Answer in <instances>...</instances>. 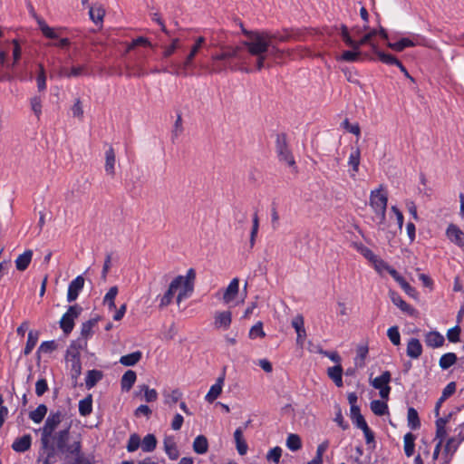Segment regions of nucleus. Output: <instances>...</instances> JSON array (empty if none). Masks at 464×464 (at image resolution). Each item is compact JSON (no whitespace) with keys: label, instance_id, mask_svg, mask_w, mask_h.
<instances>
[{"label":"nucleus","instance_id":"21","mask_svg":"<svg viewBox=\"0 0 464 464\" xmlns=\"http://www.w3.org/2000/svg\"><path fill=\"white\" fill-rule=\"evenodd\" d=\"M33 257V251L31 249L25 250L23 254L19 255L15 259V267L19 271H24L29 266Z\"/></svg>","mask_w":464,"mask_h":464},{"label":"nucleus","instance_id":"37","mask_svg":"<svg viewBox=\"0 0 464 464\" xmlns=\"http://www.w3.org/2000/svg\"><path fill=\"white\" fill-rule=\"evenodd\" d=\"M392 374L389 371H384L380 376L371 381V384L373 388L379 390L385 385H388L391 382Z\"/></svg>","mask_w":464,"mask_h":464},{"label":"nucleus","instance_id":"64","mask_svg":"<svg viewBox=\"0 0 464 464\" xmlns=\"http://www.w3.org/2000/svg\"><path fill=\"white\" fill-rule=\"evenodd\" d=\"M377 34V30L372 29L368 34H364L359 41H357L358 50L364 44L372 46V39Z\"/></svg>","mask_w":464,"mask_h":464},{"label":"nucleus","instance_id":"30","mask_svg":"<svg viewBox=\"0 0 464 464\" xmlns=\"http://www.w3.org/2000/svg\"><path fill=\"white\" fill-rule=\"evenodd\" d=\"M350 417L353 420V423L358 428L361 429L363 426L367 425V422L364 417L361 413V410L359 406H353L350 409Z\"/></svg>","mask_w":464,"mask_h":464},{"label":"nucleus","instance_id":"29","mask_svg":"<svg viewBox=\"0 0 464 464\" xmlns=\"http://www.w3.org/2000/svg\"><path fill=\"white\" fill-rule=\"evenodd\" d=\"M328 376L334 381L337 387H342L343 383V367L341 364H336L327 370Z\"/></svg>","mask_w":464,"mask_h":464},{"label":"nucleus","instance_id":"63","mask_svg":"<svg viewBox=\"0 0 464 464\" xmlns=\"http://www.w3.org/2000/svg\"><path fill=\"white\" fill-rule=\"evenodd\" d=\"M265 332L263 330V324L261 322L256 323L253 325L249 331V337L255 339L256 337H264Z\"/></svg>","mask_w":464,"mask_h":464},{"label":"nucleus","instance_id":"10","mask_svg":"<svg viewBox=\"0 0 464 464\" xmlns=\"http://www.w3.org/2000/svg\"><path fill=\"white\" fill-rule=\"evenodd\" d=\"M84 277L82 276H78L69 284L67 302L72 303L78 298L80 292L84 286Z\"/></svg>","mask_w":464,"mask_h":464},{"label":"nucleus","instance_id":"27","mask_svg":"<svg viewBox=\"0 0 464 464\" xmlns=\"http://www.w3.org/2000/svg\"><path fill=\"white\" fill-rule=\"evenodd\" d=\"M163 444L165 452L169 458L172 460L177 459L179 456V451L174 440L172 438H165Z\"/></svg>","mask_w":464,"mask_h":464},{"label":"nucleus","instance_id":"35","mask_svg":"<svg viewBox=\"0 0 464 464\" xmlns=\"http://www.w3.org/2000/svg\"><path fill=\"white\" fill-rule=\"evenodd\" d=\"M417 44L409 38H401L396 43H388L387 45L389 48L392 49L395 52H402L407 47L415 46Z\"/></svg>","mask_w":464,"mask_h":464},{"label":"nucleus","instance_id":"28","mask_svg":"<svg viewBox=\"0 0 464 464\" xmlns=\"http://www.w3.org/2000/svg\"><path fill=\"white\" fill-rule=\"evenodd\" d=\"M193 450L197 453V454H205L208 452V439L206 438V436L204 435H198L195 438L194 441H193Z\"/></svg>","mask_w":464,"mask_h":464},{"label":"nucleus","instance_id":"46","mask_svg":"<svg viewBox=\"0 0 464 464\" xmlns=\"http://www.w3.org/2000/svg\"><path fill=\"white\" fill-rule=\"evenodd\" d=\"M118 294V287L111 286L103 298V303L106 304L110 310L116 309L115 297Z\"/></svg>","mask_w":464,"mask_h":464},{"label":"nucleus","instance_id":"22","mask_svg":"<svg viewBox=\"0 0 464 464\" xmlns=\"http://www.w3.org/2000/svg\"><path fill=\"white\" fill-rule=\"evenodd\" d=\"M372 50L378 56L379 60L383 63L397 66L400 63V61L394 55L380 51L375 44H372Z\"/></svg>","mask_w":464,"mask_h":464},{"label":"nucleus","instance_id":"16","mask_svg":"<svg viewBox=\"0 0 464 464\" xmlns=\"http://www.w3.org/2000/svg\"><path fill=\"white\" fill-rule=\"evenodd\" d=\"M239 291V279L238 278H233L231 282L229 283L228 286L226 288L224 294H223V301L226 304H229L232 302L236 296L237 295Z\"/></svg>","mask_w":464,"mask_h":464},{"label":"nucleus","instance_id":"48","mask_svg":"<svg viewBox=\"0 0 464 464\" xmlns=\"http://www.w3.org/2000/svg\"><path fill=\"white\" fill-rule=\"evenodd\" d=\"M362 52L359 50L353 51H344L340 57L337 58L338 61H344L348 63H353L359 60Z\"/></svg>","mask_w":464,"mask_h":464},{"label":"nucleus","instance_id":"32","mask_svg":"<svg viewBox=\"0 0 464 464\" xmlns=\"http://www.w3.org/2000/svg\"><path fill=\"white\" fill-rule=\"evenodd\" d=\"M142 357V353L140 351H136L131 353L123 355L120 359V362L124 366H134L138 363Z\"/></svg>","mask_w":464,"mask_h":464},{"label":"nucleus","instance_id":"33","mask_svg":"<svg viewBox=\"0 0 464 464\" xmlns=\"http://www.w3.org/2000/svg\"><path fill=\"white\" fill-rule=\"evenodd\" d=\"M241 28H242V33L247 36L248 40H251L254 38V34H266L269 37V41H268V44H269V46L272 45V44H276V42L278 41V35L276 34H272L271 32H268V31H248L246 29H245L243 27V24H240Z\"/></svg>","mask_w":464,"mask_h":464},{"label":"nucleus","instance_id":"43","mask_svg":"<svg viewBox=\"0 0 464 464\" xmlns=\"http://www.w3.org/2000/svg\"><path fill=\"white\" fill-rule=\"evenodd\" d=\"M458 358L454 353H448L440 358L439 365L442 370H447L456 363Z\"/></svg>","mask_w":464,"mask_h":464},{"label":"nucleus","instance_id":"56","mask_svg":"<svg viewBox=\"0 0 464 464\" xmlns=\"http://www.w3.org/2000/svg\"><path fill=\"white\" fill-rule=\"evenodd\" d=\"M336 409L335 418L334 421L338 424L340 428H342L343 430H346L349 429V424L344 420V418L342 414V409L339 404H336L334 406Z\"/></svg>","mask_w":464,"mask_h":464},{"label":"nucleus","instance_id":"44","mask_svg":"<svg viewBox=\"0 0 464 464\" xmlns=\"http://www.w3.org/2000/svg\"><path fill=\"white\" fill-rule=\"evenodd\" d=\"M416 436L411 432H408L404 435V452L407 457H411L414 453Z\"/></svg>","mask_w":464,"mask_h":464},{"label":"nucleus","instance_id":"38","mask_svg":"<svg viewBox=\"0 0 464 464\" xmlns=\"http://www.w3.org/2000/svg\"><path fill=\"white\" fill-rule=\"evenodd\" d=\"M89 15L91 20L96 24L103 21L105 15V10L102 5H92L90 7Z\"/></svg>","mask_w":464,"mask_h":464},{"label":"nucleus","instance_id":"1","mask_svg":"<svg viewBox=\"0 0 464 464\" xmlns=\"http://www.w3.org/2000/svg\"><path fill=\"white\" fill-rule=\"evenodd\" d=\"M212 45L218 46L219 51L212 53L207 63L200 64V67L208 73H221L227 70H242L239 63L243 60L242 48L239 46L225 45L218 34L217 39L211 38Z\"/></svg>","mask_w":464,"mask_h":464},{"label":"nucleus","instance_id":"57","mask_svg":"<svg viewBox=\"0 0 464 464\" xmlns=\"http://www.w3.org/2000/svg\"><path fill=\"white\" fill-rule=\"evenodd\" d=\"M143 45V46H151L150 42L148 40V38L140 36L134 40L128 45L126 52H130L135 47Z\"/></svg>","mask_w":464,"mask_h":464},{"label":"nucleus","instance_id":"59","mask_svg":"<svg viewBox=\"0 0 464 464\" xmlns=\"http://www.w3.org/2000/svg\"><path fill=\"white\" fill-rule=\"evenodd\" d=\"M31 109L39 119L42 113V100L39 96H34L30 100Z\"/></svg>","mask_w":464,"mask_h":464},{"label":"nucleus","instance_id":"25","mask_svg":"<svg viewBox=\"0 0 464 464\" xmlns=\"http://www.w3.org/2000/svg\"><path fill=\"white\" fill-rule=\"evenodd\" d=\"M137 379V374L132 370H128L124 372L121 380V386L122 391L129 392L134 385Z\"/></svg>","mask_w":464,"mask_h":464},{"label":"nucleus","instance_id":"40","mask_svg":"<svg viewBox=\"0 0 464 464\" xmlns=\"http://www.w3.org/2000/svg\"><path fill=\"white\" fill-rule=\"evenodd\" d=\"M371 410L377 416H383L389 412L388 405L386 402L380 400H373L371 401Z\"/></svg>","mask_w":464,"mask_h":464},{"label":"nucleus","instance_id":"6","mask_svg":"<svg viewBox=\"0 0 464 464\" xmlns=\"http://www.w3.org/2000/svg\"><path fill=\"white\" fill-rule=\"evenodd\" d=\"M82 307L75 304L69 306L66 313L63 314L60 320V327L65 335L72 333L74 327V320L80 316Z\"/></svg>","mask_w":464,"mask_h":464},{"label":"nucleus","instance_id":"45","mask_svg":"<svg viewBox=\"0 0 464 464\" xmlns=\"http://www.w3.org/2000/svg\"><path fill=\"white\" fill-rule=\"evenodd\" d=\"M138 388L140 392L137 394L143 392L146 402H153L158 399V392L155 389H150L146 384L139 385Z\"/></svg>","mask_w":464,"mask_h":464},{"label":"nucleus","instance_id":"51","mask_svg":"<svg viewBox=\"0 0 464 464\" xmlns=\"http://www.w3.org/2000/svg\"><path fill=\"white\" fill-rule=\"evenodd\" d=\"M58 347L57 343L54 340L52 341H45L41 343L37 350V353H51L52 352L55 351Z\"/></svg>","mask_w":464,"mask_h":464},{"label":"nucleus","instance_id":"15","mask_svg":"<svg viewBox=\"0 0 464 464\" xmlns=\"http://www.w3.org/2000/svg\"><path fill=\"white\" fill-rule=\"evenodd\" d=\"M292 326L295 328L297 334L296 343L303 346L304 338L306 336L304 317L301 314L296 315L292 320Z\"/></svg>","mask_w":464,"mask_h":464},{"label":"nucleus","instance_id":"52","mask_svg":"<svg viewBox=\"0 0 464 464\" xmlns=\"http://www.w3.org/2000/svg\"><path fill=\"white\" fill-rule=\"evenodd\" d=\"M140 438L137 433H133L130 436L128 444H127V450L129 452H134L139 449V447H141L140 444Z\"/></svg>","mask_w":464,"mask_h":464},{"label":"nucleus","instance_id":"58","mask_svg":"<svg viewBox=\"0 0 464 464\" xmlns=\"http://www.w3.org/2000/svg\"><path fill=\"white\" fill-rule=\"evenodd\" d=\"M281 455H282V449L280 447L276 446L268 451V453L266 455V459L268 461H273L277 464V463H279Z\"/></svg>","mask_w":464,"mask_h":464},{"label":"nucleus","instance_id":"41","mask_svg":"<svg viewBox=\"0 0 464 464\" xmlns=\"http://www.w3.org/2000/svg\"><path fill=\"white\" fill-rule=\"evenodd\" d=\"M39 338V332L38 331H29L27 342L24 350V354L28 355L31 353L34 346L36 345Z\"/></svg>","mask_w":464,"mask_h":464},{"label":"nucleus","instance_id":"14","mask_svg":"<svg viewBox=\"0 0 464 464\" xmlns=\"http://www.w3.org/2000/svg\"><path fill=\"white\" fill-rule=\"evenodd\" d=\"M389 295L393 304L398 306L402 312L410 315H413L416 313V310L407 304L397 292L391 290Z\"/></svg>","mask_w":464,"mask_h":464},{"label":"nucleus","instance_id":"8","mask_svg":"<svg viewBox=\"0 0 464 464\" xmlns=\"http://www.w3.org/2000/svg\"><path fill=\"white\" fill-rule=\"evenodd\" d=\"M29 6V12L31 14V15L35 19L38 26H39V29L41 30L43 35L48 39H58L61 33L64 30V28L63 27H57V28H53V27H50L47 23L41 17L39 16L33 5L31 4L28 5Z\"/></svg>","mask_w":464,"mask_h":464},{"label":"nucleus","instance_id":"4","mask_svg":"<svg viewBox=\"0 0 464 464\" xmlns=\"http://www.w3.org/2000/svg\"><path fill=\"white\" fill-rule=\"evenodd\" d=\"M383 188L381 186L379 188L372 190L370 196V206L372 208L376 214V218L379 219L378 224H384L386 220V208L388 198L385 193L382 192Z\"/></svg>","mask_w":464,"mask_h":464},{"label":"nucleus","instance_id":"2","mask_svg":"<svg viewBox=\"0 0 464 464\" xmlns=\"http://www.w3.org/2000/svg\"><path fill=\"white\" fill-rule=\"evenodd\" d=\"M70 430L71 425H68L65 429L56 431L52 438L57 452L64 455L65 459L72 456L78 458L82 454V440L80 439L72 440Z\"/></svg>","mask_w":464,"mask_h":464},{"label":"nucleus","instance_id":"60","mask_svg":"<svg viewBox=\"0 0 464 464\" xmlns=\"http://www.w3.org/2000/svg\"><path fill=\"white\" fill-rule=\"evenodd\" d=\"M181 396L182 393L180 392V391L179 389H175L171 392L170 394L165 395L164 402L169 405L176 404L181 398Z\"/></svg>","mask_w":464,"mask_h":464},{"label":"nucleus","instance_id":"49","mask_svg":"<svg viewBox=\"0 0 464 464\" xmlns=\"http://www.w3.org/2000/svg\"><path fill=\"white\" fill-rule=\"evenodd\" d=\"M361 160V150L359 148L354 149L350 154L348 164L352 166L354 172H358Z\"/></svg>","mask_w":464,"mask_h":464},{"label":"nucleus","instance_id":"34","mask_svg":"<svg viewBox=\"0 0 464 464\" xmlns=\"http://www.w3.org/2000/svg\"><path fill=\"white\" fill-rule=\"evenodd\" d=\"M92 411V395L88 394L84 399L79 401V413L82 416H88Z\"/></svg>","mask_w":464,"mask_h":464},{"label":"nucleus","instance_id":"36","mask_svg":"<svg viewBox=\"0 0 464 464\" xmlns=\"http://www.w3.org/2000/svg\"><path fill=\"white\" fill-rule=\"evenodd\" d=\"M141 450L144 452H151L157 447V439L154 434L149 433L147 434L142 440H140Z\"/></svg>","mask_w":464,"mask_h":464},{"label":"nucleus","instance_id":"53","mask_svg":"<svg viewBox=\"0 0 464 464\" xmlns=\"http://www.w3.org/2000/svg\"><path fill=\"white\" fill-rule=\"evenodd\" d=\"M37 89L39 92H44L46 89V75L44 68L39 64V73L36 77Z\"/></svg>","mask_w":464,"mask_h":464},{"label":"nucleus","instance_id":"19","mask_svg":"<svg viewBox=\"0 0 464 464\" xmlns=\"http://www.w3.org/2000/svg\"><path fill=\"white\" fill-rule=\"evenodd\" d=\"M32 445V437L30 434H25L22 437L15 439L12 444V449L16 452H25Z\"/></svg>","mask_w":464,"mask_h":464},{"label":"nucleus","instance_id":"42","mask_svg":"<svg viewBox=\"0 0 464 464\" xmlns=\"http://www.w3.org/2000/svg\"><path fill=\"white\" fill-rule=\"evenodd\" d=\"M407 419H408V426L411 430H417L420 427V420L419 418V414H418V411L414 408L410 407L408 409Z\"/></svg>","mask_w":464,"mask_h":464},{"label":"nucleus","instance_id":"26","mask_svg":"<svg viewBox=\"0 0 464 464\" xmlns=\"http://www.w3.org/2000/svg\"><path fill=\"white\" fill-rule=\"evenodd\" d=\"M232 321V314L229 311L217 313L215 315V326L217 328H228Z\"/></svg>","mask_w":464,"mask_h":464},{"label":"nucleus","instance_id":"7","mask_svg":"<svg viewBox=\"0 0 464 464\" xmlns=\"http://www.w3.org/2000/svg\"><path fill=\"white\" fill-rule=\"evenodd\" d=\"M276 150L280 161H285L288 166L293 167L295 165V159L291 150L288 148L287 139L285 133L276 134Z\"/></svg>","mask_w":464,"mask_h":464},{"label":"nucleus","instance_id":"11","mask_svg":"<svg viewBox=\"0 0 464 464\" xmlns=\"http://www.w3.org/2000/svg\"><path fill=\"white\" fill-rule=\"evenodd\" d=\"M65 359L68 362H71V377L73 381V386L77 384V379L82 374V362H81V354L79 352H75L73 354L69 355Z\"/></svg>","mask_w":464,"mask_h":464},{"label":"nucleus","instance_id":"17","mask_svg":"<svg viewBox=\"0 0 464 464\" xmlns=\"http://www.w3.org/2000/svg\"><path fill=\"white\" fill-rule=\"evenodd\" d=\"M41 445H42V450H44V454L45 455V457L43 460V464L55 463L57 450H56V446L54 445L52 439H48V444L46 446H44V444H41Z\"/></svg>","mask_w":464,"mask_h":464},{"label":"nucleus","instance_id":"24","mask_svg":"<svg viewBox=\"0 0 464 464\" xmlns=\"http://www.w3.org/2000/svg\"><path fill=\"white\" fill-rule=\"evenodd\" d=\"M103 378V372L100 370H89L86 373L85 385L87 389L93 388Z\"/></svg>","mask_w":464,"mask_h":464},{"label":"nucleus","instance_id":"3","mask_svg":"<svg viewBox=\"0 0 464 464\" xmlns=\"http://www.w3.org/2000/svg\"><path fill=\"white\" fill-rule=\"evenodd\" d=\"M253 36V39L244 41L243 44L247 48L250 54L257 57L256 69L260 71L265 67L266 53L269 48V36L266 34H256Z\"/></svg>","mask_w":464,"mask_h":464},{"label":"nucleus","instance_id":"20","mask_svg":"<svg viewBox=\"0 0 464 464\" xmlns=\"http://www.w3.org/2000/svg\"><path fill=\"white\" fill-rule=\"evenodd\" d=\"M445 339L437 331L429 332L425 336V343L429 347L439 348L444 344Z\"/></svg>","mask_w":464,"mask_h":464},{"label":"nucleus","instance_id":"50","mask_svg":"<svg viewBox=\"0 0 464 464\" xmlns=\"http://www.w3.org/2000/svg\"><path fill=\"white\" fill-rule=\"evenodd\" d=\"M87 345V342L86 341H82V340H75V341H72L70 344V346L68 347L67 351H66V357L68 358L69 355H72L75 352H79Z\"/></svg>","mask_w":464,"mask_h":464},{"label":"nucleus","instance_id":"47","mask_svg":"<svg viewBox=\"0 0 464 464\" xmlns=\"http://www.w3.org/2000/svg\"><path fill=\"white\" fill-rule=\"evenodd\" d=\"M286 447L292 450L296 451L302 448V440L299 435L291 433L286 439Z\"/></svg>","mask_w":464,"mask_h":464},{"label":"nucleus","instance_id":"18","mask_svg":"<svg viewBox=\"0 0 464 464\" xmlns=\"http://www.w3.org/2000/svg\"><path fill=\"white\" fill-rule=\"evenodd\" d=\"M422 345L419 339L411 338L407 343L406 353L412 359H418L422 353Z\"/></svg>","mask_w":464,"mask_h":464},{"label":"nucleus","instance_id":"9","mask_svg":"<svg viewBox=\"0 0 464 464\" xmlns=\"http://www.w3.org/2000/svg\"><path fill=\"white\" fill-rule=\"evenodd\" d=\"M127 77H142L147 74L144 68V59L137 61H129L125 64Z\"/></svg>","mask_w":464,"mask_h":464},{"label":"nucleus","instance_id":"31","mask_svg":"<svg viewBox=\"0 0 464 464\" xmlns=\"http://www.w3.org/2000/svg\"><path fill=\"white\" fill-rule=\"evenodd\" d=\"M115 165V152L113 148L111 146L105 152V171L108 175L113 176Z\"/></svg>","mask_w":464,"mask_h":464},{"label":"nucleus","instance_id":"23","mask_svg":"<svg viewBox=\"0 0 464 464\" xmlns=\"http://www.w3.org/2000/svg\"><path fill=\"white\" fill-rule=\"evenodd\" d=\"M234 439L236 442V448L239 455L243 456L247 451V443L243 437V429L238 427L234 432Z\"/></svg>","mask_w":464,"mask_h":464},{"label":"nucleus","instance_id":"5","mask_svg":"<svg viewBox=\"0 0 464 464\" xmlns=\"http://www.w3.org/2000/svg\"><path fill=\"white\" fill-rule=\"evenodd\" d=\"M65 415L66 413L61 410L56 411H52L50 412L42 428L41 444L46 446L48 444V439L53 438L56 428L65 418Z\"/></svg>","mask_w":464,"mask_h":464},{"label":"nucleus","instance_id":"55","mask_svg":"<svg viewBox=\"0 0 464 464\" xmlns=\"http://www.w3.org/2000/svg\"><path fill=\"white\" fill-rule=\"evenodd\" d=\"M387 335L393 345L401 343V334L398 326H392L387 331Z\"/></svg>","mask_w":464,"mask_h":464},{"label":"nucleus","instance_id":"39","mask_svg":"<svg viewBox=\"0 0 464 464\" xmlns=\"http://www.w3.org/2000/svg\"><path fill=\"white\" fill-rule=\"evenodd\" d=\"M48 408L45 404H40L34 411H32L29 413V418L34 423H40L43 421L44 416L46 415Z\"/></svg>","mask_w":464,"mask_h":464},{"label":"nucleus","instance_id":"62","mask_svg":"<svg viewBox=\"0 0 464 464\" xmlns=\"http://www.w3.org/2000/svg\"><path fill=\"white\" fill-rule=\"evenodd\" d=\"M174 294L175 291L169 287L166 293L160 297V307L163 308L168 306L172 302Z\"/></svg>","mask_w":464,"mask_h":464},{"label":"nucleus","instance_id":"12","mask_svg":"<svg viewBox=\"0 0 464 464\" xmlns=\"http://www.w3.org/2000/svg\"><path fill=\"white\" fill-rule=\"evenodd\" d=\"M446 236L452 243L464 248V232L458 226L450 224L446 230Z\"/></svg>","mask_w":464,"mask_h":464},{"label":"nucleus","instance_id":"61","mask_svg":"<svg viewBox=\"0 0 464 464\" xmlns=\"http://www.w3.org/2000/svg\"><path fill=\"white\" fill-rule=\"evenodd\" d=\"M461 329L459 325H455L447 332V338L450 343H457L459 341Z\"/></svg>","mask_w":464,"mask_h":464},{"label":"nucleus","instance_id":"54","mask_svg":"<svg viewBox=\"0 0 464 464\" xmlns=\"http://www.w3.org/2000/svg\"><path fill=\"white\" fill-rule=\"evenodd\" d=\"M12 44L14 45L12 67H15V65L19 63V61L21 59L22 48H21L20 43L17 39L12 40Z\"/></svg>","mask_w":464,"mask_h":464},{"label":"nucleus","instance_id":"13","mask_svg":"<svg viewBox=\"0 0 464 464\" xmlns=\"http://www.w3.org/2000/svg\"><path fill=\"white\" fill-rule=\"evenodd\" d=\"M225 381V371L222 372V374L217 379L216 383L213 384L208 392L207 393L205 400L212 403L215 400L218 398V396L222 392V387Z\"/></svg>","mask_w":464,"mask_h":464}]
</instances>
